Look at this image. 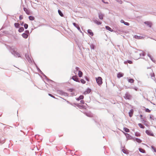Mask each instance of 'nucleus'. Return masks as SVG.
Listing matches in <instances>:
<instances>
[{"instance_id": "nucleus-1", "label": "nucleus", "mask_w": 156, "mask_h": 156, "mask_svg": "<svg viewBox=\"0 0 156 156\" xmlns=\"http://www.w3.org/2000/svg\"><path fill=\"white\" fill-rule=\"evenodd\" d=\"M147 75L148 78H151L152 79L154 78V75L152 69H149L147 72Z\"/></svg>"}, {"instance_id": "nucleus-2", "label": "nucleus", "mask_w": 156, "mask_h": 156, "mask_svg": "<svg viewBox=\"0 0 156 156\" xmlns=\"http://www.w3.org/2000/svg\"><path fill=\"white\" fill-rule=\"evenodd\" d=\"M96 80L97 83L99 86H100L102 83V79L101 77H98L96 78Z\"/></svg>"}, {"instance_id": "nucleus-3", "label": "nucleus", "mask_w": 156, "mask_h": 156, "mask_svg": "<svg viewBox=\"0 0 156 156\" xmlns=\"http://www.w3.org/2000/svg\"><path fill=\"white\" fill-rule=\"evenodd\" d=\"M124 97L125 99L129 100L130 99L132 98L131 95L127 93H126L125 94V95Z\"/></svg>"}, {"instance_id": "nucleus-4", "label": "nucleus", "mask_w": 156, "mask_h": 156, "mask_svg": "<svg viewBox=\"0 0 156 156\" xmlns=\"http://www.w3.org/2000/svg\"><path fill=\"white\" fill-rule=\"evenodd\" d=\"M146 133L149 136H154L153 134L149 130H146Z\"/></svg>"}, {"instance_id": "nucleus-5", "label": "nucleus", "mask_w": 156, "mask_h": 156, "mask_svg": "<svg viewBox=\"0 0 156 156\" xmlns=\"http://www.w3.org/2000/svg\"><path fill=\"white\" fill-rule=\"evenodd\" d=\"M122 131L123 133L126 136L127 138L128 139H129V140L131 139V136L128 133H125L123 132V131Z\"/></svg>"}, {"instance_id": "nucleus-6", "label": "nucleus", "mask_w": 156, "mask_h": 156, "mask_svg": "<svg viewBox=\"0 0 156 156\" xmlns=\"http://www.w3.org/2000/svg\"><path fill=\"white\" fill-rule=\"evenodd\" d=\"M72 79L75 81L80 82V81L78 80L77 76H73L72 77Z\"/></svg>"}, {"instance_id": "nucleus-7", "label": "nucleus", "mask_w": 156, "mask_h": 156, "mask_svg": "<svg viewBox=\"0 0 156 156\" xmlns=\"http://www.w3.org/2000/svg\"><path fill=\"white\" fill-rule=\"evenodd\" d=\"M23 9L24 11L26 12V13L27 14V15H30V11L29 9H27V8H23Z\"/></svg>"}, {"instance_id": "nucleus-8", "label": "nucleus", "mask_w": 156, "mask_h": 156, "mask_svg": "<svg viewBox=\"0 0 156 156\" xmlns=\"http://www.w3.org/2000/svg\"><path fill=\"white\" fill-rule=\"evenodd\" d=\"M144 23L145 24L148 26L150 27H151L152 24L151 22L148 21H146Z\"/></svg>"}, {"instance_id": "nucleus-9", "label": "nucleus", "mask_w": 156, "mask_h": 156, "mask_svg": "<svg viewBox=\"0 0 156 156\" xmlns=\"http://www.w3.org/2000/svg\"><path fill=\"white\" fill-rule=\"evenodd\" d=\"M124 75V74L121 73H119L117 74V77L118 78H120L122 77Z\"/></svg>"}, {"instance_id": "nucleus-10", "label": "nucleus", "mask_w": 156, "mask_h": 156, "mask_svg": "<svg viewBox=\"0 0 156 156\" xmlns=\"http://www.w3.org/2000/svg\"><path fill=\"white\" fill-rule=\"evenodd\" d=\"M73 25L75 27H76L77 28V29H78V30H79L80 31H81V30H80V29L79 27V25L77 24H76V23H73Z\"/></svg>"}, {"instance_id": "nucleus-11", "label": "nucleus", "mask_w": 156, "mask_h": 156, "mask_svg": "<svg viewBox=\"0 0 156 156\" xmlns=\"http://www.w3.org/2000/svg\"><path fill=\"white\" fill-rule=\"evenodd\" d=\"M88 33L90 36H93L94 35L93 33L92 32V31L90 30L89 29L87 30Z\"/></svg>"}, {"instance_id": "nucleus-12", "label": "nucleus", "mask_w": 156, "mask_h": 156, "mask_svg": "<svg viewBox=\"0 0 156 156\" xmlns=\"http://www.w3.org/2000/svg\"><path fill=\"white\" fill-rule=\"evenodd\" d=\"M134 37L137 39H141L144 38V37H143L138 36L136 35H135Z\"/></svg>"}, {"instance_id": "nucleus-13", "label": "nucleus", "mask_w": 156, "mask_h": 156, "mask_svg": "<svg viewBox=\"0 0 156 156\" xmlns=\"http://www.w3.org/2000/svg\"><path fill=\"white\" fill-rule=\"evenodd\" d=\"M134 141H136L137 142L139 143H140L142 142V140H140L139 139L136 138H134Z\"/></svg>"}, {"instance_id": "nucleus-14", "label": "nucleus", "mask_w": 156, "mask_h": 156, "mask_svg": "<svg viewBox=\"0 0 156 156\" xmlns=\"http://www.w3.org/2000/svg\"><path fill=\"white\" fill-rule=\"evenodd\" d=\"M105 28L107 30H108L112 32L113 31V30L108 26H106L105 27Z\"/></svg>"}, {"instance_id": "nucleus-15", "label": "nucleus", "mask_w": 156, "mask_h": 156, "mask_svg": "<svg viewBox=\"0 0 156 156\" xmlns=\"http://www.w3.org/2000/svg\"><path fill=\"white\" fill-rule=\"evenodd\" d=\"M94 22L98 25H101L102 23L101 22L97 20H94Z\"/></svg>"}, {"instance_id": "nucleus-16", "label": "nucleus", "mask_w": 156, "mask_h": 156, "mask_svg": "<svg viewBox=\"0 0 156 156\" xmlns=\"http://www.w3.org/2000/svg\"><path fill=\"white\" fill-rule=\"evenodd\" d=\"M22 36L23 38H27L28 37V35L25 33H23L22 34Z\"/></svg>"}, {"instance_id": "nucleus-17", "label": "nucleus", "mask_w": 156, "mask_h": 156, "mask_svg": "<svg viewBox=\"0 0 156 156\" xmlns=\"http://www.w3.org/2000/svg\"><path fill=\"white\" fill-rule=\"evenodd\" d=\"M133 110H131L129 112V116L130 117H131L132 116L133 114Z\"/></svg>"}, {"instance_id": "nucleus-18", "label": "nucleus", "mask_w": 156, "mask_h": 156, "mask_svg": "<svg viewBox=\"0 0 156 156\" xmlns=\"http://www.w3.org/2000/svg\"><path fill=\"white\" fill-rule=\"evenodd\" d=\"M139 150L140 151V152L141 153H145V151L141 148H139Z\"/></svg>"}, {"instance_id": "nucleus-19", "label": "nucleus", "mask_w": 156, "mask_h": 156, "mask_svg": "<svg viewBox=\"0 0 156 156\" xmlns=\"http://www.w3.org/2000/svg\"><path fill=\"white\" fill-rule=\"evenodd\" d=\"M83 73L80 71H79L78 72V76L79 77H80L82 76L83 75Z\"/></svg>"}, {"instance_id": "nucleus-20", "label": "nucleus", "mask_w": 156, "mask_h": 156, "mask_svg": "<svg viewBox=\"0 0 156 156\" xmlns=\"http://www.w3.org/2000/svg\"><path fill=\"white\" fill-rule=\"evenodd\" d=\"M103 17V15L101 13L99 14V18L101 20H102Z\"/></svg>"}, {"instance_id": "nucleus-21", "label": "nucleus", "mask_w": 156, "mask_h": 156, "mask_svg": "<svg viewBox=\"0 0 156 156\" xmlns=\"http://www.w3.org/2000/svg\"><path fill=\"white\" fill-rule=\"evenodd\" d=\"M83 98H84L83 96V95H80V97L76 99V100H77L79 101V100H80L83 99Z\"/></svg>"}, {"instance_id": "nucleus-22", "label": "nucleus", "mask_w": 156, "mask_h": 156, "mask_svg": "<svg viewBox=\"0 0 156 156\" xmlns=\"http://www.w3.org/2000/svg\"><path fill=\"white\" fill-rule=\"evenodd\" d=\"M24 30V28H23V27H22L19 29L18 30V31L19 32H21L23 31Z\"/></svg>"}, {"instance_id": "nucleus-23", "label": "nucleus", "mask_w": 156, "mask_h": 156, "mask_svg": "<svg viewBox=\"0 0 156 156\" xmlns=\"http://www.w3.org/2000/svg\"><path fill=\"white\" fill-rule=\"evenodd\" d=\"M123 130L124 131H125L126 132L128 133V132H129L130 131L129 129L128 128H126V127H124L123 128Z\"/></svg>"}, {"instance_id": "nucleus-24", "label": "nucleus", "mask_w": 156, "mask_h": 156, "mask_svg": "<svg viewBox=\"0 0 156 156\" xmlns=\"http://www.w3.org/2000/svg\"><path fill=\"white\" fill-rule=\"evenodd\" d=\"M29 19L30 20H34V17L33 16H29Z\"/></svg>"}, {"instance_id": "nucleus-25", "label": "nucleus", "mask_w": 156, "mask_h": 156, "mask_svg": "<svg viewBox=\"0 0 156 156\" xmlns=\"http://www.w3.org/2000/svg\"><path fill=\"white\" fill-rule=\"evenodd\" d=\"M58 13L59 15L63 17V14H62V12L60 10H58Z\"/></svg>"}, {"instance_id": "nucleus-26", "label": "nucleus", "mask_w": 156, "mask_h": 156, "mask_svg": "<svg viewBox=\"0 0 156 156\" xmlns=\"http://www.w3.org/2000/svg\"><path fill=\"white\" fill-rule=\"evenodd\" d=\"M135 136H140V134L138 132H136L135 133Z\"/></svg>"}, {"instance_id": "nucleus-27", "label": "nucleus", "mask_w": 156, "mask_h": 156, "mask_svg": "<svg viewBox=\"0 0 156 156\" xmlns=\"http://www.w3.org/2000/svg\"><path fill=\"white\" fill-rule=\"evenodd\" d=\"M139 126L141 128L144 129V126L142 124L139 123L138 124Z\"/></svg>"}, {"instance_id": "nucleus-28", "label": "nucleus", "mask_w": 156, "mask_h": 156, "mask_svg": "<svg viewBox=\"0 0 156 156\" xmlns=\"http://www.w3.org/2000/svg\"><path fill=\"white\" fill-rule=\"evenodd\" d=\"M14 25L16 27L18 28L20 26V24L19 23H15L14 24Z\"/></svg>"}, {"instance_id": "nucleus-29", "label": "nucleus", "mask_w": 156, "mask_h": 156, "mask_svg": "<svg viewBox=\"0 0 156 156\" xmlns=\"http://www.w3.org/2000/svg\"><path fill=\"white\" fill-rule=\"evenodd\" d=\"M134 80L133 79H129L128 80V82L130 83H133L134 82Z\"/></svg>"}, {"instance_id": "nucleus-30", "label": "nucleus", "mask_w": 156, "mask_h": 156, "mask_svg": "<svg viewBox=\"0 0 156 156\" xmlns=\"http://www.w3.org/2000/svg\"><path fill=\"white\" fill-rule=\"evenodd\" d=\"M80 81L81 83L83 84H85L86 83V81L83 79H81Z\"/></svg>"}, {"instance_id": "nucleus-31", "label": "nucleus", "mask_w": 156, "mask_h": 156, "mask_svg": "<svg viewBox=\"0 0 156 156\" xmlns=\"http://www.w3.org/2000/svg\"><path fill=\"white\" fill-rule=\"evenodd\" d=\"M150 120H153L154 117L153 115H150Z\"/></svg>"}, {"instance_id": "nucleus-32", "label": "nucleus", "mask_w": 156, "mask_h": 156, "mask_svg": "<svg viewBox=\"0 0 156 156\" xmlns=\"http://www.w3.org/2000/svg\"><path fill=\"white\" fill-rule=\"evenodd\" d=\"M153 150L155 152H156V148H155L154 146H151Z\"/></svg>"}, {"instance_id": "nucleus-33", "label": "nucleus", "mask_w": 156, "mask_h": 156, "mask_svg": "<svg viewBox=\"0 0 156 156\" xmlns=\"http://www.w3.org/2000/svg\"><path fill=\"white\" fill-rule=\"evenodd\" d=\"M24 27L25 29H27L28 27V25L27 24L25 23L24 24Z\"/></svg>"}, {"instance_id": "nucleus-34", "label": "nucleus", "mask_w": 156, "mask_h": 156, "mask_svg": "<svg viewBox=\"0 0 156 156\" xmlns=\"http://www.w3.org/2000/svg\"><path fill=\"white\" fill-rule=\"evenodd\" d=\"M145 111L146 112L149 113L151 112V110H149L148 108H146L145 110Z\"/></svg>"}, {"instance_id": "nucleus-35", "label": "nucleus", "mask_w": 156, "mask_h": 156, "mask_svg": "<svg viewBox=\"0 0 156 156\" xmlns=\"http://www.w3.org/2000/svg\"><path fill=\"white\" fill-rule=\"evenodd\" d=\"M23 18V17H22V15H21L20 16V17H19V19L20 20H21Z\"/></svg>"}, {"instance_id": "nucleus-36", "label": "nucleus", "mask_w": 156, "mask_h": 156, "mask_svg": "<svg viewBox=\"0 0 156 156\" xmlns=\"http://www.w3.org/2000/svg\"><path fill=\"white\" fill-rule=\"evenodd\" d=\"M48 95L53 98H55V97L54 96L52 95V94H48Z\"/></svg>"}, {"instance_id": "nucleus-37", "label": "nucleus", "mask_w": 156, "mask_h": 156, "mask_svg": "<svg viewBox=\"0 0 156 156\" xmlns=\"http://www.w3.org/2000/svg\"><path fill=\"white\" fill-rule=\"evenodd\" d=\"M124 24L125 25H129V23H127V22H125V23H124Z\"/></svg>"}, {"instance_id": "nucleus-38", "label": "nucleus", "mask_w": 156, "mask_h": 156, "mask_svg": "<svg viewBox=\"0 0 156 156\" xmlns=\"http://www.w3.org/2000/svg\"><path fill=\"white\" fill-rule=\"evenodd\" d=\"M128 62L129 64H132V62L130 60H128Z\"/></svg>"}, {"instance_id": "nucleus-39", "label": "nucleus", "mask_w": 156, "mask_h": 156, "mask_svg": "<svg viewBox=\"0 0 156 156\" xmlns=\"http://www.w3.org/2000/svg\"><path fill=\"white\" fill-rule=\"evenodd\" d=\"M80 102L81 103L83 104L84 103V101L83 100H81Z\"/></svg>"}, {"instance_id": "nucleus-40", "label": "nucleus", "mask_w": 156, "mask_h": 156, "mask_svg": "<svg viewBox=\"0 0 156 156\" xmlns=\"http://www.w3.org/2000/svg\"><path fill=\"white\" fill-rule=\"evenodd\" d=\"M121 23H123L124 24V23H125V22L123 20H121Z\"/></svg>"}, {"instance_id": "nucleus-41", "label": "nucleus", "mask_w": 156, "mask_h": 156, "mask_svg": "<svg viewBox=\"0 0 156 156\" xmlns=\"http://www.w3.org/2000/svg\"><path fill=\"white\" fill-rule=\"evenodd\" d=\"M76 70L78 71V70L79 69V68L78 67H76Z\"/></svg>"}, {"instance_id": "nucleus-42", "label": "nucleus", "mask_w": 156, "mask_h": 156, "mask_svg": "<svg viewBox=\"0 0 156 156\" xmlns=\"http://www.w3.org/2000/svg\"><path fill=\"white\" fill-rule=\"evenodd\" d=\"M90 91V89H89L87 90V92H88L89 93Z\"/></svg>"}, {"instance_id": "nucleus-43", "label": "nucleus", "mask_w": 156, "mask_h": 156, "mask_svg": "<svg viewBox=\"0 0 156 156\" xmlns=\"http://www.w3.org/2000/svg\"><path fill=\"white\" fill-rule=\"evenodd\" d=\"M148 56L149 57H151V55H150V54H148Z\"/></svg>"}, {"instance_id": "nucleus-44", "label": "nucleus", "mask_w": 156, "mask_h": 156, "mask_svg": "<svg viewBox=\"0 0 156 156\" xmlns=\"http://www.w3.org/2000/svg\"><path fill=\"white\" fill-rule=\"evenodd\" d=\"M142 116H142V115H140V117H141V118L142 117Z\"/></svg>"}, {"instance_id": "nucleus-45", "label": "nucleus", "mask_w": 156, "mask_h": 156, "mask_svg": "<svg viewBox=\"0 0 156 156\" xmlns=\"http://www.w3.org/2000/svg\"><path fill=\"white\" fill-rule=\"evenodd\" d=\"M23 22L22 23L21 25H23Z\"/></svg>"}]
</instances>
